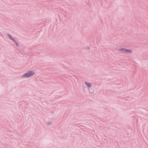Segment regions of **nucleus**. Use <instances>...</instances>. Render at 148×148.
Returning <instances> with one entry per match:
<instances>
[{"label":"nucleus","mask_w":148,"mask_h":148,"mask_svg":"<svg viewBox=\"0 0 148 148\" xmlns=\"http://www.w3.org/2000/svg\"><path fill=\"white\" fill-rule=\"evenodd\" d=\"M35 74V73L32 71H29L27 73H25L22 76V77H28Z\"/></svg>","instance_id":"nucleus-1"},{"label":"nucleus","mask_w":148,"mask_h":148,"mask_svg":"<svg viewBox=\"0 0 148 148\" xmlns=\"http://www.w3.org/2000/svg\"><path fill=\"white\" fill-rule=\"evenodd\" d=\"M119 51L120 52L124 53H131L132 52V51L131 49H127L123 48L120 49Z\"/></svg>","instance_id":"nucleus-2"},{"label":"nucleus","mask_w":148,"mask_h":148,"mask_svg":"<svg viewBox=\"0 0 148 148\" xmlns=\"http://www.w3.org/2000/svg\"><path fill=\"white\" fill-rule=\"evenodd\" d=\"M85 84L87 86L89 87H90L91 86V84L90 83L86 82Z\"/></svg>","instance_id":"nucleus-3"},{"label":"nucleus","mask_w":148,"mask_h":148,"mask_svg":"<svg viewBox=\"0 0 148 148\" xmlns=\"http://www.w3.org/2000/svg\"><path fill=\"white\" fill-rule=\"evenodd\" d=\"M8 36L10 39L13 41L14 42H15V40H14V39L12 38V36L10 35L9 34Z\"/></svg>","instance_id":"nucleus-4"},{"label":"nucleus","mask_w":148,"mask_h":148,"mask_svg":"<svg viewBox=\"0 0 148 148\" xmlns=\"http://www.w3.org/2000/svg\"><path fill=\"white\" fill-rule=\"evenodd\" d=\"M15 43L16 44V46H18V43H17L16 42V41H15Z\"/></svg>","instance_id":"nucleus-5"}]
</instances>
